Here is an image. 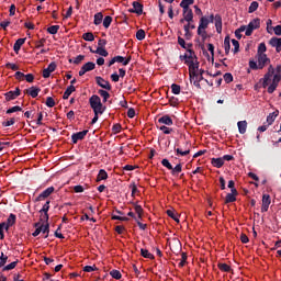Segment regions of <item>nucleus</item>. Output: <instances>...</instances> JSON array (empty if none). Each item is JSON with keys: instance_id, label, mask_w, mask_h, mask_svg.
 Here are the masks:
<instances>
[{"instance_id": "f257e3e1", "label": "nucleus", "mask_w": 281, "mask_h": 281, "mask_svg": "<svg viewBox=\"0 0 281 281\" xmlns=\"http://www.w3.org/2000/svg\"><path fill=\"white\" fill-rule=\"evenodd\" d=\"M180 59L184 60V64L189 67V77L194 87H201V80H203V70L199 69V59L192 50H187L184 55L180 56Z\"/></svg>"}, {"instance_id": "f03ea898", "label": "nucleus", "mask_w": 281, "mask_h": 281, "mask_svg": "<svg viewBox=\"0 0 281 281\" xmlns=\"http://www.w3.org/2000/svg\"><path fill=\"white\" fill-rule=\"evenodd\" d=\"M281 80V66H277L273 68V66H269L268 72L262 78V87L263 89H267L268 87V93H273L276 89H278V85H280Z\"/></svg>"}, {"instance_id": "7ed1b4c3", "label": "nucleus", "mask_w": 281, "mask_h": 281, "mask_svg": "<svg viewBox=\"0 0 281 281\" xmlns=\"http://www.w3.org/2000/svg\"><path fill=\"white\" fill-rule=\"evenodd\" d=\"M267 45L265 43H260L257 50V63L259 69H265L266 65H269L271 60L267 57Z\"/></svg>"}, {"instance_id": "20e7f679", "label": "nucleus", "mask_w": 281, "mask_h": 281, "mask_svg": "<svg viewBox=\"0 0 281 281\" xmlns=\"http://www.w3.org/2000/svg\"><path fill=\"white\" fill-rule=\"evenodd\" d=\"M89 103L91 109L93 110V113H100V115H102V113H104V111L106 110V108L102 104V100L98 97V94H93L90 99H89Z\"/></svg>"}, {"instance_id": "39448f33", "label": "nucleus", "mask_w": 281, "mask_h": 281, "mask_svg": "<svg viewBox=\"0 0 281 281\" xmlns=\"http://www.w3.org/2000/svg\"><path fill=\"white\" fill-rule=\"evenodd\" d=\"M260 27V19H254L247 25L246 36H251L254 34V30H258Z\"/></svg>"}, {"instance_id": "423d86ee", "label": "nucleus", "mask_w": 281, "mask_h": 281, "mask_svg": "<svg viewBox=\"0 0 281 281\" xmlns=\"http://www.w3.org/2000/svg\"><path fill=\"white\" fill-rule=\"evenodd\" d=\"M190 147L191 146L189 145V143L186 142L183 145H181L178 148H176V153L180 157H186L190 153Z\"/></svg>"}, {"instance_id": "0eeeda50", "label": "nucleus", "mask_w": 281, "mask_h": 281, "mask_svg": "<svg viewBox=\"0 0 281 281\" xmlns=\"http://www.w3.org/2000/svg\"><path fill=\"white\" fill-rule=\"evenodd\" d=\"M16 223V215L10 214L7 222H2V228L8 232Z\"/></svg>"}, {"instance_id": "6e6552de", "label": "nucleus", "mask_w": 281, "mask_h": 281, "mask_svg": "<svg viewBox=\"0 0 281 281\" xmlns=\"http://www.w3.org/2000/svg\"><path fill=\"white\" fill-rule=\"evenodd\" d=\"M183 19L180 20V23H192L194 21V13L192 12V9H183Z\"/></svg>"}, {"instance_id": "1a4fd4ad", "label": "nucleus", "mask_w": 281, "mask_h": 281, "mask_svg": "<svg viewBox=\"0 0 281 281\" xmlns=\"http://www.w3.org/2000/svg\"><path fill=\"white\" fill-rule=\"evenodd\" d=\"M93 69H95V64L93 61H88L79 70V76H85L87 71H93Z\"/></svg>"}, {"instance_id": "9d476101", "label": "nucleus", "mask_w": 281, "mask_h": 281, "mask_svg": "<svg viewBox=\"0 0 281 281\" xmlns=\"http://www.w3.org/2000/svg\"><path fill=\"white\" fill-rule=\"evenodd\" d=\"M270 205H271V196L269 194H263L261 212H269Z\"/></svg>"}, {"instance_id": "9b49d317", "label": "nucleus", "mask_w": 281, "mask_h": 281, "mask_svg": "<svg viewBox=\"0 0 281 281\" xmlns=\"http://www.w3.org/2000/svg\"><path fill=\"white\" fill-rule=\"evenodd\" d=\"M5 101L10 102V100H16L21 95V90L19 88H15L14 91H9L5 94Z\"/></svg>"}, {"instance_id": "f8f14e48", "label": "nucleus", "mask_w": 281, "mask_h": 281, "mask_svg": "<svg viewBox=\"0 0 281 281\" xmlns=\"http://www.w3.org/2000/svg\"><path fill=\"white\" fill-rule=\"evenodd\" d=\"M87 133H89V131L85 130L82 132L72 134L71 136L72 144H78V142H80L81 139H85V137H87Z\"/></svg>"}, {"instance_id": "ddd939ff", "label": "nucleus", "mask_w": 281, "mask_h": 281, "mask_svg": "<svg viewBox=\"0 0 281 281\" xmlns=\"http://www.w3.org/2000/svg\"><path fill=\"white\" fill-rule=\"evenodd\" d=\"M56 71V64L55 61L50 63L46 69L43 70V78H49L52 74Z\"/></svg>"}, {"instance_id": "4468645a", "label": "nucleus", "mask_w": 281, "mask_h": 281, "mask_svg": "<svg viewBox=\"0 0 281 281\" xmlns=\"http://www.w3.org/2000/svg\"><path fill=\"white\" fill-rule=\"evenodd\" d=\"M97 85L101 87V89H106V91H111V83L109 81L104 80L102 77L95 78Z\"/></svg>"}, {"instance_id": "2eb2a0df", "label": "nucleus", "mask_w": 281, "mask_h": 281, "mask_svg": "<svg viewBox=\"0 0 281 281\" xmlns=\"http://www.w3.org/2000/svg\"><path fill=\"white\" fill-rule=\"evenodd\" d=\"M54 192V187H49L46 190H44L37 198L36 201H45V199H47V196H49L50 194H53Z\"/></svg>"}, {"instance_id": "dca6fc26", "label": "nucleus", "mask_w": 281, "mask_h": 281, "mask_svg": "<svg viewBox=\"0 0 281 281\" xmlns=\"http://www.w3.org/2000/svg\"><path fill=\"white\" fill-rule=\"evenodd\" d=\"M184 36L186 38H192V32H190V30H195L196 26L194 24H192V22H188L184 26Z\"/></svg>"}, {"instance_id": "f3484780", "label": "nucleus", "mask_w": 281, "mask_h": 281, "mask_svg": "<svg viewBox=\"0 0 281 281\" xmlns=\"http://www.w3.org/2000/svg\"><path fill=\"white\" fill-rule=\"evenodd\" d=\"M41 212H43L44 214L41 216V221H49V215L47 214V212H49V201H47Z\"/></svg>"}, {"instance_id": "a211bd4d", "label": "nucleus", "mask_w": 281, "mask_h": 281, "mask_svg": "<svg viewBox=\"0 0 281 281\" xmlns=\"http://www.w3.org/2000/svg\"><path fill=\"white\" fill-rule=\"evenodd\" d=\"M270 45L276 47L277 52H281V37H272L270 40Z\"/></svg>"}, {"instance_id": "6ab92c4d", "label": "nucleus", "mask_w": 281, "mask_h": 281, "mask_svg": "<svg viewBox=\"0 0 281 281\" xmlns=\"http://www.w3.org/2000/svg\"><path fill=\"white\" fill-rule=\"evenodd\" d=\"M215 27L217 34H221V32H223V19L221 18V15H215Z\"/></svg>"}, {"instance_id": "aec40b11", "label": "nucleus", "mask_w": 281, "mask_h": 281, "mask_svg": "<svg viewBox=\"0 0 281 281\" xmlns=\"http://www.w3.org/2000/svg\"><path fill=\"white\" fill-rule=\"evenodd\" d=\"M278 115H280V111L276 110L267 116L268 126H271V124L276 122V117H278Z\"/></svg>"}, {"instance_id": "412c9836", "label": "nucleus", "mask_w": 281, "mask_h": 281, "mask_svg": "<svg viewBox=\"0 0 281 281\" xmlns=\"http://www.w3.org/2000/svg\"><path fill=\"white\" fill-rule=\"evenodd\" d=\"M23 45H25V38H19L14 43L13 50L15 52V54H19V52L21 50V47H23Z\"/></svg>"}, {"instance_id": "4be33fe9", "label": "nucleus", "mask_w": 281, "mask_h": 281, "mask_svg": "<svg viewBox=\"0 0 281 281\" xmlns=\"http://www.w3.org/2000/svg\"><path fill=\"white\" fill-rule=\"evenodd\" d=\"M159 124H165L166 126H172V119L169 115H164L158 119Z\"/></svg>"}, {"instance_id": "5701e85b", "label": "nucleus", "mask_w": 281, "mask_h": 281, "mask_svg": "<svg viewBox=\"0 0 281 281\" xmlns=\"http://www.w3.org/2000/svg\"><path fill=\"white\" fill-rule=\"evenodd\" d=\"M27 95H31V98H38V93H41V89L36 87H31L26 90Z\"/></svg>"}, {"instance_id": "b1692460", "label": "nucleus", "mask_w": 281, "mask_h": 281, "mask_svg": "<svg viewBox=\"0 0 281 281\" xmlns=\"http://www.w3.org/2000/svg\"><path fill=\"white\" fill-rule=\"evenodd\" d=\"M237 126L240 135H245L247 133V121H239Z\"/></svg>"}, {"instance_id": "393cba45", "label": "nucleus", "mask_w": 281, "mask_h": 281, "mask_svg": "<svg viewBox=\"0 0 281 281\" xmlns=\"http://www.w3.org/2000/svg\"><path fill=\"white\" fill-rule=\"evenodd\" d=\"M45 224H40V229L42 232V234H46L45 238H47L49 236V224L47 223V221H44Z\"/></svg>"}, {"instance_id": "a878e982", "label": "nucleus", "mask_w": 281, "mask_h": 281, "mask_svg": "<svg viewBox=\"0 0 281 281\" xmlns=\"http://www.w3.org/2000/svg\"><path fill=\"white\" fill-rule=\"evenodd\" d=\"M211 164L212 166H214V168H223L225 161L223 160V158H213Z\"/></svg>"}, {"instance_id": "bb28decb", "label": "nucleus", "mask_w": 281, "mask_h": 281, "mask_svg": "<svg viewBox=\"0 0 281 281\" xmlns=\"http://www.w3.org/2000/svg\"><path fill=\"white\" fill-rule=\"evenodd\" d=\"M194 4V0H182L180 2V8H182V10H190V5Z\"/></svg>"}, {"instance_id": "cd10ccee", "label": "nucleus", "mask_w": 281, "mask_h": 281, "mask_svg": "<svg viewBox=\"0 0 281 281\" xmlns=\"http://www.w3.org/2000/svg\"><path fill=\"white\" fill-rule=\"evenodd\" d=\"M76 91V87L69 86L66 91L64 92L63 99L64 100H69V95H71Z\"/></svg>"}, {"instance_id": "c85d7f7f", "label": "nucleus", "mask_w": 281, "mask_h": 281, "mask_svg": "<svg viewBox=\"0 0 281 281\" xmlns=\"http://www.w3.org/2000/svg\"><path fill=\"white\" fill-rule=\"evenodd\" d=\"M114 60L115 63H121L122 65L126 66L128 63H131V57L124 58L123 56H115Z\"/></svg>"}, {"instance_id": "c756f323", "label": "nucleus", "mask_w": 281, "mask_h": 281, "mask_svg": "<svg viewBox=\"0 0 281 281\" xmlns=\"http://www.w3.org/2000/svg\"><path fill=\"white\" fill-rule=\"evenodd\" d=\"M207 25H210V19H207L206 16H202L200 19V24L199 27H202L204 30H207Z\"/></svg>"}, {"instance_id": "7c9ffc66", "label": "nucleus", "mask_w": 281, "mask_h": 281, "mask_svg": "<svg viewBox=\"0 0 281 281\" xmlns=\"http://www.w3.org/2000/svg\"><path fill=\"white\" fill-rule=\"evenodd\" d=\"M167 214H168V216H170V218L176 221V223H179V214L177 213V211H175V210H167Z\"/></svg>"}, {"instance_id": "2f4dec72", "label": "nucleus", "mask_w": 281, "mask_h": 281, "mask_svg": "<svg viewBox=\"0 0 281 281\" xmlns=\"http://www.w3.org/2000/svg\"><path fill=\"white\" fill-rule=\"evenodd\" d=\"M111 23H113V18L110 15H106L103 19V27H105V30H109V27H111Z\"/></svg>"}, {"instance_id": "473e14b6", "label": "nucleus", "mask_w": 281, "mask_h": 281, "mask_svg": "<svg viewBox=\"0 0 281 281\" xmlns=\"http://www.w3.org/2000/svg\"><path fill=\"white\" fill-rule=\"evenodd\" d=\"M108 178H109V175L106 173V171L103 170V169H101V170L99 171L98 177H97V181H104V180H106Z\"/></svg>"}, {"instance_id": "72a5a7b5", "label": "nucleus", "mask_w": 281, "mask_h": 281, "mask_svg": "<svg viewBox=\"0 0 281 281\" xmlns=\"http://www.w3.org/2000/svg\"><path fill=\"white\" fill-rule=\"evenodd\" d=\"M102 19H104V15L102 12L94 14V25H100L102 23Z\"/></svg>"}, {"instance_id": "f704fd0d", "label": "nucleus", "mask_w": 281, "mask_h": 281, "mask_svg": "<svg viewBox=\"0 0 281 281\" xmlns=\"http://www.w3.org/2000/svg\"><path fill=\"white\" fill-rule=\"evenodd\" d=\"M198 35L201 36L202 41H205V38H207V32L201 26H198Z\"/></svg>"}, {"instance_id": "c9c22d12", "label": "nucleus", "mask_w": 281, "mask_h": 281, "mask_svg": "<svg viewBox=\"0 0 281 281\" xmlns=\"http://www.w3.org/2000/svg\"><path fill=\"white\" fill-rule=\"evenodd\" d=\"M133 8H134V12H136V14H142V12L144 11L142 3H139V2H134Z\"/></svg>"}, {"instance_id": "e433bc0d", "label": "nucleus", "mask_w": 281, "mask_h": 281, "mask_svg": "<svg viewBox=\"0 0 281 281\" xmlns=\"http://www.w3.org/2000/svg\"><path fill=\"white\" fill-rule=\"evenodd\" d=\"M236 194H238V193H234V192L228 193L226 195L225 203H234V201H236Z\"/></svg>"}, {"instance_id": "4c0bfd02", "label": "nucleus", "mask_w": 281, "mask_h": 281, "mask_svg": "<svg viewBox=\"0 0 281 281\" xmlns=\"http://www.w3.org/2000/svg\"><path fill=\"white\" fill-rule=\"evenodd\" d=\"M140 255L143 256V258H148L149 260H153V258H155V256L146 249H140Z\"/></svg>"}, {"instance_id": "58836bf2", "label": "nucleus", "mask_w": 281, "mask_h": 281, "mask_svg": "<svg viewBox=\"0 0 281 281\" xmlns=\"http://www.w3.org/2000/svg\"><path fill=\"white\" fill-rule=\"evenodd\" d=\"M171 91L175 93V95H179L181 93V86L172 83Z\"/></svg>"}, {"instance_id": "ea45409f", "label": "nucleus", "mask_w": 281, "mask_h": 281, "mask_svg": "<svg viewBox=\"0 0 281 281\" xmlns=\"http://www.w3.org/2000/svg\"><path fill=\"white\" fill-rule=\"evenodd\" d=\"M94 53L99 54V56H103L104 58L109 56V52H106L103 47H98Z\"/></svg>"}, {"instance_id": "a19ab883", "label": "nucleus", "mask_w": 281, "mask_h": 281, "mask_svg": "<svg viewBox=\"0 0 281 281\" xmlns=\"http://www.w3.org/2000/svg\"><path fill=\"white\" fill-rule=\"evenodd\" d=\"M137 41H144L146 38V32L144 30H138L136 33Z\"/></svg>"}, {"instance_id": "79ce46f5", "label": "nucleus", "mask_w": 281, "mask_h": 281, "mask_svg": "<svg viewBox=\"0 0 281 281\" xmlns=\"http://www.w3.org/2000/svg\"><path fill=\"white\" fill-rule=\"evenodd\" d=\"M99 95H101V98H103V102H106V100H109V98H111V94H109V92L106 90H99Z\"/></svg>"}, {"instance_id": "37998d69", "label": "nucleus", "mask_w": 281, "mask_h": 281, "mask_svg": "<svg viewBox=\"0 0 281 281\" xmlns=\"http://www.w3.org/2000/svg\"><path fill=\"white\" fill-rule=\"evenodd\" d=\"M58 30H60L59 25H53L47 29L48 34H58Z\"/></svg>"}, {"instance_id": "c03bdc74", "label": "nucleus", "mask_w": 281, "mask_h": 281, "mask_svg": "<svg viewBox=\"0 0 281 281\" xmlns=\"http://www.w3.org/2000/svg\"><path fill=\"white\" fill-rule=\"evenodd\" d=\"M82 38L83 41H89V42L95 41V36H93V33H85L82 35Z\"/></svg>"}, {"instance_id": "a18cd8bd", "label": "nucleus", "mask_w": 281, "mask_h": 281, "mask_svg": "<svg viewBox=\"0 0 281 281\" xmlns=\"http://www.w3.org/2000/svg\"><path fill=\"white\" fill-rule=\"evenodd\" d=\"M134 210H135L136 214L138 215V217L136 218V221H139V218H142V214H144V209H142L140 205H136V206L134 207Z\"/></svg>"}, {"instance_id": "49530a36", "label": "nucleus", "mask_w": 281, "mask_h": 281, "mask_svg": "<svg viewBox=\"0 0 281 281\" xmlns=\"http://www.w3.org/2000/svg\"><path fill=\"white\" fill-rule=\"evenodd\" d=\"M18 262H19V261H13V262L7 265V266L3 268V271H12V269H15Z\"/></svg>"}, {"instance_id": "de8ad7c7", "label": "nucleus", "mask_w": 281, "mask_h": 281, "mask_svg": "<svg viewBox=\"0 0 281 281\" xmlns=\"http://www.w3.org/2000/svg\"><path fill=\"white\" fill-rule=\"evenodd\" d=\"M256 10H258V2L254 1V2H251L250 7H249L248 12H249V14H252V12H256Z\"/></svg>"}, {"instance_id": "09e8293b", "label": "nucleus", "mask_w": 281, "mask_h": 281, "mask_svg": "<svg viewBox=\"0 0 281 281\" xmlns=\"http://www.w3.org/2000/svg\"><path fill=\"white\" fill-rule=\"evenodd\" d=\"M110 276H112L114 280H120V278H122V273L120 272V270H112L110 272Z\"/></svg>"}, {"instance_id": "8fccbe9b", "label": "nucleus", "mask_w": 281, "mask_h": 281, "mask_svg": "<svg viewBox=\"0 0 281 281\" xmlns=\"http://www.w3.org/2000/svg\"><path fill=\"white\" fill-rule=\"evenodd\" d=\"M46 106H49V109L56 106V101H54V98L48 97V98L46 99Z\"/></svg>"}, {"instance_id": "3c124183", "label": "nucleus", "mask_w": 281, "mask_h": 281, "mask_svg": "<svg viewBox=\"0 0 281 281\" xmlns=\"http://www.w3.org/2000/svg\"><path fill=\"white\" fill-rule=\"evenodd\" d=\"M232 45H233V52L234 54H237L238 49H240V44L236 40H232Z\"/></svg>"}, {"instance_id": "603ef678", "label": "nucleus", "mask_w": 281, "mask_h": 281, "mask_svg": "<svg viewBox=\"0 0 281 281\" xmlns=\"http://www.w3.org/2000/svg\"><path fill=\"white\" fill-rule=\"evenodd\" d=\"M224 49L226 54H229V49H231L229 37H225L224 40Z\"/></svg>"}, {"instance_id": "864d4df0", "label": "nucleus", "mask_w": 281, "mask_h": 281, "mask_svg": "<svg viewBox=\"0 0 281 281\" xmlns=\"http://www.w3.org/2000/svg\"><path fill=\"white\" fill-rule=\"evenodd\" d=\"M224 80H225V82H227V85H229V82L234 81V76H232V74H229V72H226L224 75Z\"/></svg>"}, {"instance_id": "5fc2aeb1", "label": "nucleus", "mask_w": 281, "mask_h": 281, "mask_svg": "<svg viewBox=\"0 0 281 281\" xmlns=\"http://www.w3.org/2000/svg\"><path fill=\"white\" fill-rule=\"evenodd\" d=\"M161 165L167 168L168 170H172V165L170 164V161L168 159H162L161 160Z\"/></svg>"}, {"instance_id": "6e6d98bb", "label": "nucleus", "mask_w": 281, "mask_h": 281, "mask_svg": "<svg viewBox=\"0 0 281 281\" xmlns=\"http://www.w3.org/2000/svg\"><path fill=\"white\" fill-rule=\"evenodd\" d=\"M159 130L162 131L165 135H170V133H172V128L167 127L166 125L160 126Z\"/></svg>"}, {"instance_id": "4d7b16f0", "label": "nucleus", "mask_w": 281, "mask_h": 281, "mask_svg": "<svg viewBox=\"0 0 281 281\" xmlns=\"http://www.w3.org/2000/svg\"><path fill=\"white\" fill-rule=\"evenodd\" d=\"M19 111H23V109L19 105H15L13 108H10L9 110H7V113L10 114V113H16Z\"/></svg>"}, {"instance_id": "13d9d810", "label": "nucleus", "mask_w": 281, "mask_h": 281, "mask_svg": "<svg viewBox=\"0 0 281 281\" xmlns=\"http://www.w3.org/2000/svg\"><path fill=\"white\" fill-rule=\"evenodd\" d=\"M181 170H182V166H181V164H178L175 168L171 169V173L179 175V172H181Z\"/></svg>"}, {"instance_id": "bf43d9fd", "label": "nucleus", "mask_w": 281, "mask_h": 281, "mask_svg": "<svg viewBox=\"0 0 281 281\" xmlns=\"http://www.w3.org/2000/svg\"><path fill=\"white\" fill-rule=\"evenodd\" d=\"M5 262H8V256H4L3 252H1L0 269H1V267H5Z\"/></svg>"}, {"instance_id": "052dcab7", "label": "nucleus", "mask_w": 281, "mask_h": 281, "mask_svg": "<svg viewBox=\"0 0 281 281\" xmlns=\"http://www.w3.org/2000/svg\"><path fill=\"white\" fill-rule=\"evenodd\" d=\"M234 186H235L234 180H229L228 188H231V192H233V194H238V191L236 190V188H234Z\"/></svg>"}, {"instance_id": "680f3d73", "label": "nucleus", "mask_w": 281, "mask_h": 281, "mask_svg": "<svg viewBox=\"0 0 281 281\" xmlns=\"http://www.w3.org/2000/svg\"><path fill=\"white\" fill-rule=\"evenodd\" d=\"M45 43H46V40L45 38H41L40 41L36 42V48H41V47H45Z\"/></svg>"}, {"instance_id": "e2e57ef3", "label": "nucleus", "mask_w": 281, "mask_h": 281, "mask_svg": "<svg viewBox=\"0 0 281 281\" xmlns=\"http://www.w3.org/2000/svg\"><path fill=\"white\" fill-rule=\"evenodd\" d=\"M220 269H221V271H231V267L227 265V263H221L220 265Z\"/></svg>"}, {"instance_id": "0e129e2a", "label": "nucleus", "mask_w": 281, "mask_h": 281, "mask_svg": "<svg viewBox=\"0 0 281 281\" xmlns=\"http://www.w3.org/2000/svg\"><path fill=\"white\" fill-rule=\"evenodd\" d=\"M85 60V56L83 55H78L75 59H74V64L75 65H80V61Z\"/></svg>"}, {"instance_id": "69168bd1", "label": "nucleus", "mask_w": 281, "mask_h": 281, "mask_svg": "<svg viewBox=\"0 0 281 281\" xmlns=\"http://www.w3.org/2000/svg\"><path fill=\"white\" fill-rule=\"evenodd\" d=\"M8 69H12V71H19V66L16 64H7Z\"/></svg>"}, {"instance_id": "338daca9", "label": "nucleus", "mask_w": 281, "mask_h": 281, "mask_svg": "<svg viewBox=\"0 0 281 281\" xmlns=\"http://www.w3.org/2000/svg\"><path fill=\"white\" fill-rule=\"evenodd\" d=\"M24 78L26 82H34V75L32 74L24 75Z\"/></svg>"}, {"instance_id": "774afa93", "label": "nucleus", "mask_w": 281, "mask_h": 281, "mask_svg": "<svg viewBox=\"0 0 281 281\" xmlns=\"http://www.w3.org/2000/svg\"><path fill=\"white\" fill-rule=\"evenodd\" d=\"M274 34H276V36H281V25H277V26H274Z\"/></svg>"}]
</instances>
